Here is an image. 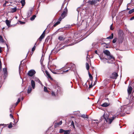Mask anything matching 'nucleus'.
Wrapping results in <instances>:
<instances>
[{"mask_svg":"<svg viewBox=\"0 0 134 134\" xmlns=\"http://www.w3.org/2000/svg\"><path fill=\"white\" fill-rule=\"evenodd\" d=\"M118 115L116 114L113 116L112 117L110 118H108V115L107 114L104 113L103 115L101 117V119L102 120L104 119L106 122L109 124H110L117 117Z\"/></svg>","mask_w":134,"mask_h":134,"instance_id":"f257e3e1","label":"nucleus"},{"mask_svg":"<svg viewBox=\"0 0 134 134\" xmlns=\"http://www.w3.org/2000/svg\"><path fill=\"white\" fill-rule=\"evenodd\" d=\"M75 69V65L71 63H68V71L69 70H74Z\"/></svg>","mask_w":134,"mask_h":134,"instance_id":"f03ea898","label":"nucleus"},{"mask_svg":"<svg viewBox=\"0 0 134 134\" xmlns=\"http://www.w3.org/2000/svg\"><path fill=\"white\" fill-rule=\"evenodd\" d=\"M69 42L71 43L68 44V46L72 45L77 43V42L75 41V40H74L73 38H71V37H69L68 38V43Z\"/></svg>","mask_w":134,"mask_h":134,"instance_id":"7ed1b4c3","label":"nucleus"},{"mask_svg":"<svg viewBox=\"0 0 134 134\" xmlns=\"http://www.w3.org/2000/svg\"><path fill=\"white\" fill-rule=\"evenodd\" d=\"M60 73H66L67 72V66H65L62 68L60 70Z\"/></svg>","mask_w":134,"mask_h":134,"instance_id":"20e7f679","label":"nucleus"},{"mask_svg":"<svg viewBox=\"0 0 134 134\" xmlns=\"http://www.w3.org/2000/svg\"><path fill=\"white\" fill-rule=\"evenodd\" d=\"M36 73V71L34 70H31L29 71L28 75L30 76H33Z\"/></svg>","mask_w":134,"mask_h":134,"instance_id":"39448f33","label":"nucleus"},{"mask_svg":"<svg viewBox=\"0 0 134 134\" xmlns=\"http://www.w3.org/2000/svg\"><path fill=\"white\" fill-rule=\"evenodd\" d=\"M118 76V75L117 73L114 72L110 76V78L114 79H116Z\"/></svg>","mask_w":134,"mask_h":134,"instance_id":"423d86ee","label":"nucleus"},{"mask_svg":"<svg viewBox=\"0 0 134 134\" xmlns=\"http://www.w3.org/2000/svg\"><path fill=\"white\" fill-rule=\"evenodd\" d=\"M45 30H44L42 34L41 35L40 37L38 39V40L41 42L42 39H43L45 36Z\"/></svg>","mask_w":134,"mask_h":134,"instance_id":"0eeeda50","label":"nucleus"},{"mask_svg":"<svg viewBox=\"0 0 134 134\" xmlns=\"http://www.w3.org/2000/svg\"><path fill=\"white\" fill-rule=\"evenodd\" d=\"M54 122L55 123L54 126L55 128H56L61 125L62 122V121H60L59 122H57L56 121H54Z\"/></svg>","mask_w":134,"mask_h":134,"instance_id":"6e6552de","label":"nucleus"},{"mask_svg":"<svg viewBox=\"0 0 134 134\" xmlns=\"http://www.w3.org/2000/svg\"><path fill=\"white\" fill-rule=\"evenodd\" d=\"M98 1L97 0H90L88 2L89 4L91 5H93L96 4Z\"/></svg>","mask_w":134,"mask_h":134,"instance_id":"1a4fd4ad","label":"nucleus"},{"mask_svg":"<svg viewBox=\"0 0 134 134\" xmlns=\"http://www.w3.org/2000/svg\"><path fill=\"white\" fill-rule=\"evenodd\" d=\"M65 11H64L62 13L60 16L61 17L63 18H64V17H65L66 15V12H67V9L66 8V7L65 8Z\"/></svg>","mask_w":134,"mask_h":134,"instance_id":"9d476101","label":"nucleus"},{"mask_svg":"<svg viewBox=\"0 0 134 134\" xmlns=\"http://www.w3.org/2000/svg\"><path fill=\"white\" fill-rule=\"evenodd\" d=\"M108 60H111L112 61L115 60V59L114 57L110 54L108 56Z\"/></svg>","mask_w":134,"mask_h":134,"instance_id":"9b49d317","label":"nucleus"},{"mask_svg":"<svg viewBox=\"0 0 134 134\" xmlns=\"http://www.w3.org/2000/svg\"><path fill=\"white\" fill-rule=\"evenodd\" d=\"M87 22L86 20H83L81 23L82 25L86 27L87 26Z\"/></svg>","mask_w":134,"mask_h":134,"instance_id":"f8f14e48","label":"nucleus"},{"mask_svg":"<svg viewBox=\"0 0 134 134\" xmlns=\"http://www.w3.org/2000/svg\"><path fill=\"white\" fill-rule=\"evenodd\" d=\"M124 33L123 32V31L121 30H119L118 32V35L120 37H122L123 36Z\"/></svg>","mask_w":134,"mask_h":134,"instance_id":"ddd939ff","label":"nucleus"},{"mask_svg":"<svg viewBox=\"0 0 134 134\" xmlns=\"http://www.w3.org/2000/svg\"><path fill=\"white\" fill-rule=\"evenodd\" d=\"M45 72L48 78H50L51 80H53V79L51 77L47 71L46 70L45 71Z\"/></svg>","mask_w":134,"mask_h":134,"instance_id":"4468645a","label":"nucleus"},{"mask_svg":"<svg viewBox=\"0 0 134 134\" xmlns=\"http://www.w3.org/2000/svg\"><path fill=\"white\" fill-rule=\"evenodd\" d=\"M103 53L107 56H108L110 54V52L108 50H105L104 51Z\"/></svg>","mask_w":134,"mask_h":134,"instance_id":"2eb2a0df","label":"nucleus"},{"mask_svg":"<svg viewBox=\"0 0 134 134\" xmlns=\"http://www.w3.org/2000/svg\"><path fill=\"white\" fill-rule=\"evenodd\" d=\"M132 89V87L131 86H129L127 89V92L129 94H130L131 93Z\"/></svg>","mask_w":134,"mask_h":134,"instance_id":"dca6fc26","label":"nucleus"},{"mask_svg":"<svg viewBox=\"0 0 134 134\" xmlns=\"http://www.w3.org/2000/svg\"><path fill=\"white\" fill-rule=\"evenodd\" d=\"M132 97L130 100V101L131 103L134 102V93L133 92L132 93Z\"/></svg>","mask_w":134,"mask_h":134,"instance_id":"f3484780","label":"nucleus"},{"mask_svg":"<svg viewBox=\"0 0 134 134\" xmlns=\"http://www.w3.org/2000/svg\"><path fill=\"white\" fill-rule=\"evenodd\" d=\"M31 85L33 89H34L35 87V83L34 81L32 80L31 81Z\"/></svg>","mask_w":134,"mask_h":134,"instance_id":"a211bd4d","label":"nucleus"},{"mask_svg":"<svg viewBox=\"0 0 134 134\" xmlns=\"http://www.w3.org/2000/svg\"><path fill=\"white\" fill-rule=\"evenodd\" d=\"M5 23L8 26V27H9L10 26V21H9V20H6L5 21Z\"/></svg>","mask_w":134,"mask_h":134,"instance_id":"6ab92c4d","label":"nucleus"},{"mask_svg":"<svg viewBox=\"0 0 134 134\" xmlns=\"http://www.w3.org/2000/svg\"><path fill=\"white\" fill-rule=\"evenodd\" d=\"M109 104L107 103H105L101 105V106L104 107H107L108 106Z\"/></svg>","mask_w":134,"mask_h":134,"instance_id":"aec40b11","label":"nucleus"},{"mask_svg":"<svg viewBox=\"0 0 134 134\" xmlns=\"http://www.w3.org/2000/svg\"><path fill=\"white\" fill-rule=\"evenodd\" d=\"M17 9L16 7L11 8V12L14 13L16 11Z\"/></svg>","mask_w":134,"mask_h":134,"instance_id":"412c9836","label":"nucleus"},{"mask_svg":"<svg viewBox=\"0 0 134 134\" xmlns=\"http://www.w3.org/2000/svg\"><path fill=\"white\" fill-rule=\"evenodd\" d=\"M32 90L31 87V86L29 87L27 90V93H31Z\"/></svg>","mask_w":134,"mask_h":134,"instance_id":"4be33fe9","label":"nucleus"},{"mask_svg":"<svg viewBox=\"0 0 134 134\" xmlns=\"http://www.w3.org/2000/svg\"><path fill=\"white\" fill-rule=\"evenodd\" d=\"M20 3L21 4L22 6H24L25 3V0H21L20 1Z\"/></svg>","mask_w":134,"mask_h":134,"instance_id":"5701e85b","label":"nucleus"},{"mask_svg":"<svg viewBox=\"0 0 134 134\" xmlns=\"http://www.w3.org/2000/svg\"><path fill=\"white\" fill-rule=\"evenodd\" d=\"M4 40L3 39V37L1 36H0V42H4Z\"/></svg>","mask_w":134,"mask_h":134,"instance_id":"b1692460","label":"nucleus"},{"mask_svg":"<svg viewBox=\"0 0 134 134\" xmlns=\"http://www.w3.org/2000/svg\"><path fill=\"white\" fill-rule=\"evenodd\" d=\"M81 116V117L83 118H88V116L86 115H85V114L82 115Z\"/></svg>","mask_w":134,"mask_h":134,"instance_id":"393cba45","label":"nucleus"},{"mask_svg":"<svg viewBox=\"0 0 134 134\" xmlns=\"http://www.w3.org/2000/svg\"><path fill=\"white\" fill-rule=\"evenodd\" d=\"M113 33L111 34V35L107 38L108 39H112L113 38Z\"/></svg>","mask_w":134,"mask_h":134,"instance_id":"a878e982","label":"nucleus"},{"mask_svg":"<svg viewBox=\"0 0 134 134\" xmlns=\"http://www.w3.org/2000/svg\"><path fill=\"white\" fill-rule=\"evenodd\" d=\"M58 39L60 41H62L65 40V38L62 36H60L59 37Z\"/></svg>","mask_w":134,"mask_h":134,"instance_id":"bb28decb","label":"nucleus"},{"mask_svg":"<svg viewBox=\"0 0 134 134\" xmlns=\"http://www.w3.org/2000/svg\"><path fill=\"white\" fill-rule=\"evenodd\" d=\"M3 70L5 75L7 74V70L6 68H3Z\"/></svg>","mask_w":134,"mask_h":134,"instance_id":"cd10ccee","label":"nucleus"},{"mask_svg":"<svg viewBox=\"0 0 134 134\" xmlns=\"http://www.w3.org/2000/svg\"><path fill=\"white\" fill-rule=\"evenodd\" d=\"M60 23V22L59 21H58L57 22H56L53 25V27H55L57 26V25L59 24Z\"/></svg>","mask_w":134,"mask_h":134,"instance_id":"c85d7f7f","label":"nucleus"},{"mask_svg":"<svg viewBox=\"0 0 134 134\" xmlns=\"http://www.w3.org/2000/svg\"><path fill=\"white\" fill-rule=\"evenodd\" d=\"M36 15H34L32 17L30 18V20L31 21L33 20L36 17Z\"/></svg>","mask_w":134,"mask_h":134,"instance_id":"c756f323","label":"nucleus"},{"mask_svg":"<svg viewBox=\"0 0 134 134\" xmlns=\"http://www.w3.org/2000/svg\"><path fill=\"white\" fill-rule=\"evenodd\" d=\"M107 60L104 59L103 60V62H104V63H105L106 62L108 63H109L110 62L108 61V59H107Z\"/></svg>","mask_w":134,"mask_h":134,"instance_id":"7c9ffc66","label":"nucleus"},{"mask_svg":"<svg viewBox=\"0 0 134 134\" xmlns=\"http://www.w3.org/2000/svg\"><path fill=\"white\" fill-rule=\"evenodd\" d=\"M86 67L87 69V70H88L90 68V66L89 65V64L88 63H86Z\"/></svg>","mask_w":134,"mask_h":134,"instance_id":"2f4dec72","label":"nucleus"},{"mask_svg":"<svg viewBox=\"0 0 134 134\" xmlns=\"http://www.w3.org/2000/svg\"><path fill=\"white\" fill-rule=\"evenodd\" d=\"M133 12H134V9H132L129 11V14H131Z\"/></svg>","mask_w":134,"mask_h":134,"instance_id":"473e14b6","label":"nucleus"},{"mask_svg":"<svg viewBox=\"0 0 134 134\" xmlns=\"http://www.w3.org/2000/svg\"><path fill=\"white\" fill-rule=\"evenodd\" d=\"M71 126H72L74 128H75L74 122L73 121H72L71 122Z\"/></svg>","mask_w":134,"mask_h":134,"instance_id":"72a5a7b5","label":"nucleus"},{"mask_svg":"<svg viewBox=\"0 0 134 134\" xmlns=\"http://www.w3.org/2000/svg\"><path fill=\"white\" fill-rule=\"evenodd\" d=\"M12 122H10V124H9L8 126V127L9 128H11L13 126L12 125Z\"/></svg>","mask_w":134,"mask_h":134,"instance_id":"f704fd0d","label":"nucleus"},{"mask_svg":"<svg viewBox=\"0 0 134 134\" xmlns=\"http://www.w3.org/2000/svg\"><path fill=\"white\" fill-rule=\"evenodd\" d=\"M44 91L46 92H48V91L47 88L45 86L44 87Z\"/></svg>","mask_w":134,"mask_h":134,"instance_id":"c9c22d12","label":"nucleus"},{"mask_svg":"<svg viewBox=\"0 0 134 134\" xmlns=\"http://www.w3.org/2000/svg\"><path fill=\"white\" fill-rule=\"evenodd\" d=\"M65 131V130H64L62 129H60V130L59 132L60 133H62L64 132Z\"/></svg>","mask_w":134,"mask_h":134,"instance_id":"e433bc0d","label":"nucleus"},{"mask_svg":"<svg viewBox=\"0 0 134 134\" xmlns=\"http://www.w3.org/2000/svg\"><path fill=\"white\" fill-rule=\"evenodd\" d=\"M20 101V99L19 98L18 99L17 102H16V105H17L18 103Z\"/></svg>","mask_w":134,"mask_h":134,"instance_id":"4c0bfd02","label":"nucleus"},{"mask_svg":"<svg viewBox=\"0 0 134 134\" xmlns=\"http://www.w3.org/2000/svg\"><path fill=\"white\" fill-rule=\"evenodd\" d=\"M100 57V59L102 60V61H103V60L104 59L107 60V58H104L103 57Z\"/></svg>","mask_w":134,"mask_h":134,"instance_id":"58836bf2","label":"nucleus"},{"mask_svg":"<svg viewBox=\"0 0 134 134\" xmlns=\"http://www.w3.org/2000/svg\"><path fill=\"white\" fill-rule=\"evenodd\" d=\"M123 0H119V5H120L122 3Z\"/></svg>","mask_w":134,"mask_h":134,"instance_id":"ea45409f","label":"nucleus"},{"mask_svg":"<svg viewBox=\"0 0 134 134\" xmlns=\"http://www.w3.org/2000/svg\"><path fill=\"white\" fill-rule=\"evenodd\" d=\"M7 125H8V124L6 125L4 124H0V126H3L4 127H5Z\"/></svg>","mask_w":134,"mask_h":134,"instance_id":"a19ab883","label":"nucleus"},{"mask_svg":"<svg viewBox=\"0 0 134 134\" xmlns=\"http://www.w3.org/2000/svg\"><path fill=\"white\" fill-rule=\"evenodd\" d=\"M19 22L20 23V24H25V22H22L20 21H19Z\"/></svg>","mask_w":134,"mask_h":134,"instance_id":"79ce46f5","label":"nucleus"},{"mask_svg":"<svg viewBox=\"0 0 134 134\" xmlns=\"http://www.w3.org/2000/svg\"><path fill=\"white\" fill-rule=\"evenodd\" d=\"M116 38H115L113 40V43H115L116 41Z\"/></svg>","mask_w":134,"mask_h":134,"instance_id":"37998d69","label":"nucleus"},{"mask_svg":"<svg viewBox=\"0 0 134 134\" xmlns=\"http://www.w3.org/2000/svg\"><path fill=\"white\" fill-rule=\"evenodd\" d=\"M89 76L90 78L91 79V80L92 81V80L93 79V77L92 75H89Z\"/></svg>","mask_w":134,"mask_h":134,"instance_id":"c03bdc74","label":"nucleus"},{"mask_svg":"<svg viewBox=\"0 0 134 134\" xmlns=\"http://www.w3.org/2000/svg\"><path fill=\"white\" fill-rule=\"evenodd\" d=\"M52 95L53 96H55V93L54 92H52L51 93Z\"/></svg>","mask_w":134,"mask_h":134,"instance_id":"a18cd8bd","label":"nucleus"},{"mask_svg":"<svg viewBox=\"0 0 134 134\" xmlns=\"http://www.w3.org/2000/svg\"><path fill=\"white\" fill-rule=\"evenodd\" d=\"M113 24H112L110 26V29L111 30H113L114 29V28L113 27H112Z\"/></svg>","mask_w":134,"mask_h":134,"instance_id":"49530a36","label":"nucleus"},{"mask_svg":"<svg viewBox=\"0 0 134 134\" xmlns=\"http://www.w3.org/2000/svg\"><path fill=\"white\" fill-rule=\"evenodd\" d=\"M35 47H33L32 49V52H34L35 51Z\"/></svg>","mask_w":134,"mask_h":134,"instance_id":"de8ad7c7","label":"nucleus"},{"mask_svg":"<svg viewBox=\"0 0 134 134\" xmlns=\"http://www.w3.org/2000/svg\"><path fill=\"white\" fill-rule=\"evenodd\" d=\"M63 19V18H62L61 17H60L59 18V19H58V20H59L58 21H59L60 22V21H61Z\"/></svg>","mask_w":134,"mask_h":134,"instance_id":"09e8293b","label":"nucleus"},{"mask_svg":"<svg viewBox=\"0 0 134 134\" xmlns=\"http://www.w3.org/2000/svg\"><path fill=\"white\" fill-rule=\"evenodd\" d=\"M134 19V16H133L130 19V20H132Z\"/></svg>","mask_w":134,"mask_h":134,"instance_id":"8fccbe9b","label":"nucleus"},{"mask_svg":"<svg viewBox=\"0 0 134 134\" xmlns=\"http://www.w3.org/2000/svg\"><path fill=\"white\" fill-rule=\"evenodd\" d=\"M93 86L92 85V84L89 85V88H91Z\"/></svg>","mask_w":134,"mask_h":134,"instance_id":"3c124183","label":"nucleus"},{"mask_svg":"<svg viewBox=\"0 0 134 134\" xmlns=\"http://www.w3.org/2000/svg\"><path fill=\"white\" fill-rule=\"evenodd\" d=\"M10 116L12 118H13V115L11 114H10Z\"/></svg>","mask_w":134,"mask_h":134,"instance_id":"603ef678","label":"nucleus"},{"mask_svg":"<svg viewBox=\"0 0 134 134\" xmlns=\"http://www.w3.org/2000/svg\"><path fill=\"white\" fill-rule=\"evenodd\" d=\"M64 132V134H67V130H65Z\"/></svg>","mask_w":134,"mask_h":134,"instance_id":"864d4df0","label":"nucleus"},{"mask_svg":"<svg viewBox=\"0 0 134 134\" xmlns=\"http://www.w3.org/2000/svg\"><path fill=\"white\" fill-rule=\"evenodd\" d=\"M67 46H64L62 47V49H63L64 48V47H66Z\"/></svg>","mask_w":134,"mask_h":134,"instance_id":"5fc2aeb1","label":"nucleus"},{"mask_svg":"<svg viewBox=\"0 0 134 134\" xmlns=\"http://www.w3.org/2000/svg\"><path fill=\"white\" fill-rule=\"evenodd\" d=\"M2 52V48L0 47V53H1Z\"/></svg>","mask_w":134,"mask_h":134,"instance_id":"6e6d98bb","label":"nucleus"},{"mask_svg":"<svg viewBox=\"0 0 134 134\" xmlns=\"http://www.w3.org/2000/svg\"><path fill=\"white\" fill-rule=\"evenodd\" d=\"M95 53H96V54H97V50H96V51H95Z\"/></svg>","mask_w":134,"mask_h":134,"instance_id":"4d7b16f0","label":"nucleus"},{"mask_svg":"<svg viewBox=\"0 0 134 134\" xmlns=\"http://www.w3.org/2000/svg\"><path fill=\"white\" fill-rule=\"evenodd\" d=\"M6 5V4H5V3H4V4L3 5V7H5Z\"/></svg>","mask_w":134,"mask_h":134,"instance_id":"13d9d810","label":"nucleus"},{"mask_svg":"<svg viewBox=\"0 0 134 134\" xmlns=\"http://www.w3.org/2000/svg\"><path fill=\"white\" fill-rule=\"evenodd\" d=\"M70 132V131L68 130V134Z\"/></svg>","mask_w":134,"mask_h":134,"instance_id":"bf43d9fd","label":"nucleus"},{"mask_svg":"<svg viewBox=\"0 0 134 134\" xmlns=\"http://www.w3.org/2000/svg\"><path fill=\"white\" fill-rule=\"evenodd\" d=\"M36 43H35V45H34V47H35H35H36Z\"/></svg>","mask_w":134,"mask_h":134,"instance_id":"052dcab7","label":"nucleus"},{"mask_svg":"<svg viewBox=\"0 0 134 134\" xmlns=\"http://www.w3.org/2000/svg\"><path fill=\"white\" fill-rule=\"evenodd\" d=\"M88 74H89V75H91L90 74V72H88Z\"/></svg>","mask_w":134,"mask_h":134,"instance_id":"680f3d73","label":"nucleus"},{"mask_svg":"<svg viewBox=\"0 0 134 134\" xmlns=\"http://www.w3.org/2000/svg\"><path fill=\"white\" fill-rule=\"evenodd\" d=\"M98 1V2H100V1L101 0H97Z\"/></svg>","mask_w":134,"mask_h":134,"instance_id":"e2e57ef3","label":"nucleus"},{"mask_svg":"<svg viewBox=\"0 0 134 134\" xmlns=\"http://www.w3.org/2000/svg\"><path fill=\"white\" fill-rule=\"evenodd\" d=\"M65 4V3H63V4H62V6H63V5H64V4Z\"/></svg>","mask_w":134,"mask_h":134,"instance_id":"0e129e2a","label":"nucleus"},{"mask_svg":"<svg viewBox=\"0 0 134 134\" xmlns=\"http://www.w3.org/2000/svg\"><path fill=\"white\" fill-rule=\"evenodd\" d=\"M130 9L128 8H127V10H129Z\"/></svg>","mask_w":134,"mask_h":134,"instance_id":"69168bd1","label":"nucleus"},{"mask_svg":"<svg viewBox=\"0 0 134 134\" xmlns=\"http://www.w3.org/2000/svg\"><path fill=\"white\" fill-rule=\"evenodd\" d=\"M48 40V38H46V40Z\"/></svg>","mask_w":134,"mask_h":134,"instance_id":"338daca9","label":"nucleus"},{"mask_svg":"<svg viewBox=\"0 0 134 134\" xmlns=\"http://www.w3.org/2000/svg\"><path fill=\"white\" fill-rule=\"evenodd\" d=\"M69 27L68 26V27H67L68 28V27Z\"/></svg>","mask_w":134,"mask_h":134,"instance_id":"774afa93","label":"nucleus"}]
</instances>
